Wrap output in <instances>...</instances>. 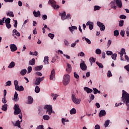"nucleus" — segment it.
Here are the masks:
<instances>
[{
    "mask_svg": "<svg viewBox=\"0 0 129 129\" xmlns=\"http://www.w3.org/2000/svg\"><path fill=\"white\" fill-rule=\"evenodd\" d=\"M36 60L35 58H32L31 60H29V65H35Z\"/></svg>",
    "mask_w": 129,
    "mask_h": 129,
    "instance_id": "cd10ccee",
    "label": "nucleus"
},
{
    "mask_svg": "<svg viewBox=\"0 0 129 129\" xmlns=\"http://www.w3.org/2000/svg\"><path fill=\"white\" fill-rule=\"evenodd\" d=\"M86 26H89V29L90 30H93V22H91L90 21H88L86 23Z\"/></svg>",
    "mask_w": 129,
    "mask_h": 129,
    "instance_id": "2eb2a0df",
    "label": "nucleus"
},
{
    "mask_svg": "<svg viewBox=\"0 0 129 129\" xmlns=\"http://www.w3.org/2000/svg\"><path fill=\"white\" fill-rule=\"evenodd\" d=\"M119 18H120V19L124 20V19H126V16L125 15H122L119 16Z\"/></svg>",
    "mask_w": 129,
    "mask_h": 129,
    "instance_id": "4d7b16f0",
    "label": "nucleus"
},
{
    "mask_svg": "<svg viewBox=\"0 0 129 129\" xmlns=\"http://www.w3.org/2000/svg\"><path fill=\"white\" fill-rule=\"evenodd\" d=\"M63 85H68L70 82V76L69 75H64L62 80Z\"/></svg>",
    "mask_w": 129,
    "mask_h": 129,
    "instance_id": "7ed1b4c3",
    "label": "nucleus"
},
{
    "mask_svg": "<svg viewBox=\"0 0 129 129\" xmlns=\"http://www.w3.org/2000/svg\"><path fill=\"white\" fill-rule=\"evenodd\" d=\"M107 76L108 77H111V76H112V75L111 74V72H110V71H108Z\"/></svg>",
    "mask_w": 129,
    "mask_h": 129,
    "instance_id": "e2e57ef3",
    "label": "nucleus"
},
{
    "mask_svg": "<svg viewBox=\"0 0 129 129\" xmlns=\"http://www.w3.org/2000/svg\"><path fill=\"white\" fill-rule=\"evenodd\" d=\"M78 56H80L81 57H84L85 56V54H84V52L81 51L78 54Z\"/></svg>",
    "mask_w": 129,
    "mask_h": 129,
    "instance_id": "09e8293b",
    "label": "nucleus"
},
{
    "mask_svg": "<svg viewBox=\"0 0 129 129\" xmlns=\"http://www.w3.org/2000/svg\"><path fill=\"white\" fill-rule=\"evenodd\" d=\"M80 67L81 69L82 70H83L84 71H85L87 69V66H86V64H85V62L84 61H83L80 63Z\"/></svg>",
    "mask_w": 129,
    "mask_h": 129,
    "instance_id": "f8f14e48",
    "label": "nucleus"
},
{
    "mask_svg": "<svg viewBox=\"0 0 129 129\" xmlns=\"http://www.w3.org/2000/svg\"><path fill=\"white\" fill-rule=\"evenodd\" d=\"M42 69H43V66H38L37 67H35L34 70L35 71H40V70Z\"/></svg>",
    "mask_w": 129,
    "mask_h": 129,
    "instance_id": "393cba45",
    "label": "nucleus"
},
{
    "mask_svg": "<svg viewBox=\"0 0 129 129\" xmlns=\"http://www.w3.org/2000/svg\"><path fill=\"white\" fill-rule=\"evenodd\" d=\"M43 62L45 65H47V64H49V56H45Z\"/></svg>",
    "mask_w": 129,
    "mask_h": 129,
    "instance_id": "412c9836",
    "label": "nucleus"
},
{
    "mask_svg": "<svg viewBox=\"0 0 129 129\" xmlns=\"http://www.w3.org/2000/svg\"><path fill=\"white\" fill-rule=\"evenodd\" d=\"M82 39L83 40V41L85 40V41L87 42V43H88V44H91V41L88 38H86V37H83Z\"/></svg>",
    "mask_w": 129,
    "mask_h": 129,
    "instance_id": "72a5a7b5",
    "label": "nucleus"
},
{
    "mask_svg": "<svg viewBox=\"0 0 129 129\" xmlns=\"http://www.w3.org/2000/svg\"><path fill=\"white\" fill-rule=\"evenodd\" d=\"M121 99L122 101L127 106V110H129V94L124 90H122Z\"/></svg>",
    "mask_w": 129,
    "mask_h": 129,
    "instance_id": "f257e3e1",
    "label": "nucleus"
},
{
    "mask_svg": "<svg viewBox=\"0 0 129 129\" xmlns=\"http://www.w3.org/2000/svg\"><path fill=\"white\" fill-rule=\"evenodd\" d=\"M84 90H85V91H86L87 93H91V92H92V91H93V90L87 87H85L84 88Z\"/></svg>",
    "mask_w": 129,
    "mask_h": 129,
    "instance_id": "6ab92c4d",
    "label": "nucleus"
},
{
    "mask_svg": "<svg viewBox=\"0 0 129 129\" xmlns=\"http://www.w3.org/2000/svg\"><path fill=\"white\" fill-rule=\"evenodd\" d=\"M100 8L101 7L99 6H95L94 11H99V10H100Z\"/></svg>",
    "mask_w": 129,
    "mask_h": 129,
    "instance_id": "3c124183",
    "label": "nucleus"
},
{
    "mask_svg": "<svg viewBox=\"0 0 129 129\" xmlns=\"http://www.w3.org/2000/svg\"><path fill=\"white\" fill-rule=\"evenodd\" d=\"M97 26L99 27L100 29V31H104L105 30V26L103 24V23H101L100 22L98 21L97 22Z\"/></svg>",
    "mask_w": 129,
    "mask_h": 129,
    "instance_id": "9d476101",
    "label": "nucleus"
},
{
    "mask_svg": "<svg viewBox=\"0 0 129 129\" xmlns=\"http://www.w3.org/2000/svg\"><path fill=\"white\" fill-rule=\"evenodd\" d=\"M118 54L120 55V60L121 61H124V59H123V54L125 55L126 53H125V49L124 48H122L120 52H118Z\"/></svg>",
    "mask_w": 129,
    "mask_h": 129,
    "instance_id": "1a4fd4ad",
    "label": "nucleus"
},
{
    "mask_svg": "<svg viewBox=\"0 0 129 129\" xmlns=\"http://www.w3.org/2000/svg\"><path fill=\"white\" fill-rule=\"evenodd\" d=\"M10 49L12 52H15V51H17L18 50V47H17V45L14 44H10Z\"/></svg>",
    "mask_w": 129,
    "mask_h": 129,
    "instance_id": "ddd939ff",
    "label": "nucleus"
},
{
    "mask_svg": "<svg viewBox=\"0 0 129 129\" xmlns=\"http://www.w3.org/2000/svg\"><path fill=\"white\" fill-rule=\"evenodd\" d=\"M14 84L15 86V90H17V91H24V90H25L23 86H19V82L18 81L15 80Z\"/></svg>",
    "mask_w": 129,
    "mask_h": 129,
    "instance_id": "f03ea898",
    "label": "nucleus"
},
{
    "mask_svg": "<svg viewBox=\"0 0 129 129\" xmlns=\"http://www.w3.org/2000/svg\"><path fill=\"white\" fill-rule=\"evenodd\" d=\"M70 32L72 33L74 31V30H77V27L76 26H72L69 28Z\"/></svg>",
    "mask_w": 129,
    "mask_h": 129,
    "instance_id": "7c9ffc66",
    "label": "nucleus"
},
{
    "mask_svg": "<svg viewBox=\"0 0 129 129\" xmlns=\"http://www.w3.org/2000/svg\"><path fill=\"white\" fill-rule=\"evenodd\" d=\"M95 53L97 55H100V54H101V50H100L99 48H97L95 50Z\"/></svg>",
    "mask_w": 129,
    "mask_h": 129,
    "instance_id": "58836bf2",
    "label": "nucleus"
},
{
    "mask_svg": "<svg viewBox=\"0 0 129 129\" xmlns=\"http://www.w3.org/2000/svg\"><path fill=\"white\" fill-rule=\"evenodd\" d=\"M29 54H30V55H32V56H37L38 52L37 51H35L34 52L30 51Z\"/></svg>",
    "mask_w": 129,
    "mask_h": 129,
    "instance_id": "ea45409f",
    "label": "nucleus"
},
{
    "mask_svg": "<svg viewBox=\"0 0 129 129\" xmlns=\"http://www.w3.org/2000/svg\"><path fill=\"white\" fill-rule=\"evenodd\" d=\"M96 63L97 65H98V66L99 67V68H103V65H102V63H99L98 61H97Z\"/></svg>",
    "mask_w": 129,
    "mask_h": 129,
    "instance_id": "de8ad7c7",
    "label": "nucleus"
},
{
    "mask_svg": "<svg viewBox=\"0 0 129 129\" xmlns=\"http://www.w3.org/2000/svg\"><path fill=\"white\" fill-rule=\"evenodd\" d=\"M106 114V112L104 110H101L99 112V117H102V116H104Z\"/></svg>",
    "mask_w": 129,
    "mask_h": 129,
    "instance_id": "f3484780",
    "label": "nucleus"
},
{
    "mask_svg": "<svg viewBox=\"0 0 129 129\" xmlns=\"http://www.w3.org/2000/svg\"><path fill=\"white\" fill-rule=\"evenodd\" d=\"M12 35L13 36V37H14V38H17V37L16 36H17V37H20V36H21V34H20V33H14Z\"/></svg>",
    "mask_w": 129,
    "mask_h": 129,
    "instance_id": "37998d69",
    "label": "nucleus"
},
{
    "mask_svg": "<svg viewBox=\"0 0 129 129\" xmlns=\"http://www.w3.org/2000/svg\"><path fill=\"white\" fill-rule=\"evenodd\" d=\"M63 42L65 46H69V42H68L67 40H64Z\"/></svg>",
    "mask_w": 129,
    "mask_h": 129,
    "instance_id": "bf43d9fd",
    "label": "nucleus"
},
{
    "mask_svg": "<svg viewBox=\"0 0 129 129\" xmlns=\"http://www.w3.org/2000/svg\"><path fill=\"white\" fill-rule=\"evenodd\" d=\"M14 109V114L15 115H17V114H20V113H21V109L20 108V106H19V104H15Z\"/></svg>",
    "mask_w": 129,
    "mask_h": 129,
    "instance_id": "423d86ee",
    "label": "nucleus"
},
{
    "mask_svg": "<svg viewBox=\"0 0 129 129\" xmlns=\"http://www.w3.org/2000/svg\"><path fill=\"white\" fill-rule=\"evenodd\" d=\"M116 57H117V54L116 53L112 54L111 55L112 59H113V60H114V61L116 60Z\"/></svg>",
    "mask_w": 129,
    "mask_h": 129,
    "instance_id": "4c0bfd02",
    "label": "nucleus"
},
{
    "mask_svg": "<svg viewBox=\"0 0 129 129\" xmlns=\"http://www.w3.org/2000/svg\"><path fill=\"white\" fill-rule=\"evenodd\" d=\"M74 75L75 78H76V79H79V75H78L76 72H74Z\"/></svg>",
    "mask_w": 129,
    "mask_h": 129,
    "instance_id": "603ef678",
    "label": "nucleus"
},
{
    "mask_svg": "<svg viewBox=\"0 0 129 129\" xmlns=\"http://www.w3.org/2000/svg\"><path fill=\"white\" fill-rule=\"evenodd\" d=\"M48 37H49V38H50V39H51L52 40V39L54 38V37H55V35L53 34L49 33Z\"/></svg>",
    "mask_w": 129,
    "mask_h": 129,
    "instance_id": "8fccbe9b",
    "label": "nucleus"
},
{
    "mask_svg": "<svg viewBox=\"0 0 129 129\" xmlns=\"http://www.w3.org/2000/svg\"><path fill=\"white\" fill-rule=\"evenodd\" d=\"M43 80H44V77H42V78H36L34 84L35 85H40V83H41V82L43 81Z\"/></svg>",
    "mask_w": 129,
    "mask_h": 129,
    "instance_id": "6e6552de",
    "label": "nucleus"
},
{
    "mask_svg": "<svg viewBox=\"0 0 129 129\" xmlns=\"http://www.w3.org/2000/svg\"><path fill=\"white\" fill-rule=\"evenodd\" d=\"M89 97H90V99H91V100H93V99H94V97H94V96L93 94H91L90 95V96H89Z\"/></svg>",
    "mask_w": 129,
    "mask_h": 129,
    "instance_id": "69168bd1",
    "label": "nucleus"
},
{
    "mask_svg": "<svg viewBox=\"0 0 129 129\" xmlns=\"http://www.w3.org/2000/svg\"><path fill=\"white\" fill-rule=\"evenodd\" d=\"M41 89H40V88L39 87V86H36L35 87V92L36 93H39V92H40Z\"/></svg>",
    "mask_w": 129,
    "mask_h": 129,
    "instance_id": "c9c22d12",
    "label": "nucleus"
},
{
    "mask_svg": "<svg viewBox=\"0 0 129 129\" xmlns=\"http://www.w3.org/2000/svg\"><path fill=\"white\" fill-rule=\"evenodd\" d=\"M115 4L118 6V8H121L122 7V4L120 0H115Z\"/></svg>",
    "mask_w": 129,
    "mask_h": 129,
    "instance_id": "aec40b11",
    "label": "nucleus"
},
{
    "mask_svg": "<svg viewBox=\"0 0 129 129\" xmlns=\"http://www.w3.org/2000/svg\"><path fill=\"white\" fill-rule=\"evenodd\" d=\"M50 80H55V70H52L51 72V74L50 76Z\"/></svg>",
    "mask_w": 129,
    "mask_h": 129,
    "instance_id": "4468645a",
    "label": "nucleus"
},
{
    "mask_svg": "<svg viewBox=\"0 0 129 129\" xmlns=\"http://www.w3.org/2000/svg\"><path fill=\"white\" fill-rule=\"evenodd\" d=\"M112 41L111 40H108L107 44V47H109L111 45Z\"/></svg>",
    "mask_w": 129,
    "mask_h": 129,
    "instance_id": "13d9d810",
    "label": "nucleus"
},
{
    "mask_svg": "<svg viewBox=\"0 0 129 129\" xmlns=\"http://www.w3.org/2000/svg\"><path fill=\"white\" fill-rule=\"evenodd\" d=\"M106 54L108 55V56H110L111 55H112V51H107Z\"/></svg>",
    "mask_w": 129,
    "mask_h": 129,
    "instance_id": "052dcab7",
    "label": "nucleus"
},
{
    "mask_svg": "<svg viewBox=\"0 0 129 129\" xmlns=\"http://www.w3.org/2000/svg\"><path fill=\"white\" fill-rule=\"evenodd\" d=\"M2 109L4 110V111H7V110H8V104H5L3 105Z\"/></svg>",
    "mask_w": 129,
    "mask_h": 129,
    "instance_id": "a878e982",
    "label": "nucleus"
},
{
    "mask_svg": "<svg viewBox=\"0 0 129 129\" xmlns=\"http://www.w3.org/2000/svg\"><path fill=\"white\" fill-rule=\"evenodd\" d=\"M72 100L73 102L75 103V104H77V105L80 104V103L81 102V99L77 98L76 96L74 94H73L72 96Z\"/></svg>",
    "mask_w": 129,
    "mask_h": 129,
    "instance_id": "39448f33",
    "label": "nucleus"
},
{
    "mask_svg": "<svg viewBox=\"0 0 129 129\" xmlns=\"http://www.w3.org/2000/svg\"><path fill=\"white\" fill-rule=\"evenodd\" d=\"M11 85H12V81H8L6 82V86H11Z\"/></svg>",
    "mask_w": 129,
    "mask_h": 129,
    "instance_id": "864d4df0",
    "label": "nucleus"
},
{
    "mask_svg": "<svg viewBox=\"0 0 129 129\" xmlns=\"http://www.w3.org/2000/svg\"><path fill=\"white\" fill-rule=\"evenodd\" d=\"M27 73L28 74H29V73H31V72H32V67L29 66L27 68Z\"/></svg>",
    "mask_w": 129,
    "mask_h": 129,
    "instance_id": "a18cd8bd",
    "label": "nucleus"
},
{
    "mask_svg": "<svg viewBox=\"0 0 129 129\" xmlns=\"http://www.w3.org/2000/svg\"><path fill=\"white\" fill-rule=\"evenodd\" d=\"M36 129H44V126L40 125L37 127Z\"/></svg>",
    "mask_w": 129,
    "mask_h": 129,
    "instance_id": "0e129e2a",
    "label": "nucleus"
},
{
    "mask_svg": "<svg viewBox=\"0 0 129 129\" xmlns=\"http://www.w3.org/2000/svg\"><path fill=\"white\" fill-rule=\"evenodd\" d=\"M125 69L127 70V71H129V64H127V66H125L124 67Z\"/></svg>",
    "mask_w": 129,
    "mask_h": 129,
    "instance_id": "774afa93",
    "label": "nucleus"
},
{
    "mask_svg": "<svg viewBox=\"0 0 129 129\" xmlns=\"http://www.w3.org/2000/svg\"><path fill=\"white\" fill-rule=\"evenodd\" d=\"M33 101L34 99H33V98L31 96H29L27 103H28V104H32Z\"/></svg>",
    "mask_w": 129,
    "mask_h": 129,
    "instance_id": "b1692460",
    "label": "nucleus"
},
{
    "mask_svg": "<svg viewBox=\"0 0 129 129\" xmlns=\"http://www.w3.org/2000/svg\"><path fill=\"white\" fill-rule=\"evenodd\" d=\"M110 122V120H106L105 122L104 123V126L105 127H107V126H108V125H109V122Z\"/></svg>",
    "mask_w": 129,
    "mask_h": 129,
    "instance_id": "e433bc0d",
    "label": "nucleus"
},
{
    "mask_svg": "<svg viewBox=\"0 0 129 129\" xmlns=\"http://www.w3.org/2000/svg\"><path fill=\"white\" fill-rule=\"evenodd\" d=\"M26 73H27L26 69L22 70L20 72V74H21L22 75V76L26 75Z\"/></svg>",
    "mask_w": 129,
    "mask_h": 129,
    "instance_id": "473e14b6",
    "label": "nucleus"
},
{
    "mask_svg": "<svg viewBox=\"0 0 129 129\" xmlns=\"http://www.w3.org/2000/svg\"><path fill=\"white\" fill-rule=\"evenodd\" d=\"M22 121H23V120H21V121L18 120L16 121V123H14V122H12V123L14 126H18L19 128H22V127H21V123Z\"/></svg>",
    "mask_w": 129,
    "mask_h": 129,
    "instance_id": "9b49d317",
    "label": "nucleus"
},
{
    "mask_svg": "<svg viewBox=\"0 0 129 129\" xmlns=\"http://www.w3.org/2000/svg\"><path fill=\"white\" fill-rule=\"evenodd\" d=\"M36 75H37V76H42V73L40 72H36L35 73Z\"/></svg>",
    "mask_w": 129,
    "mask_h": 129,
    "instance_id": "680f3d73",
    "label": "nucleus"
},
{
    "mask_svg": "<svg viewBox=\"0 0 129 129\" xmlns=\"http://www.w3.org/2000/svg\"><path fill=\"white\" fill-rule=\"evenodd\" d=\"M18 96H19V94H18V93H17V92H15L13 100L14 101H18V100H19V98L18 97Z\"/></svg>",
    "mask_w": 129,
    "mask_h": 129,
    "instance_id": "4be33fe9",
    "label": "nucleus"
},
{
    "mask_svg": "<svg viewBox=\"0 0 129 129\" xmlns=\"http://www.w3.org/2000/svg\"><path fill=\"white\" fill-rule=\"evenodd\" d=\"M58 59V55L57 54H55L53 57H52V59L51 61L52 63H55L56 60Z\"/></svg>",
    "mask_w": 129,
    "mask_h": 129,
    "instance_id": "2f4dec72",
    "label": "nucleus"
},
{
    "mask_svg": "<svg viewBox=\"0 0 129 129\" xmlns=\"http://www.w3.org/2000/svg\"><path fill=\"white\" fill-rule=\"evenodd\" d=\"M48 3L49 4H50L51 7H52L53 9H59V8H60V6H59V5H56V1L54 0H49Z\"/></svg>",
    "mask_w": 129,
    "mask_h": 129,
    "instance_id": "0eeeda50",
    "label": "nucleus"
},
{
    "mask_svg": "<svg viewBox=\"0 0 129 129\" xmlns=\"http://www.w3.org/2000/svg\"><path fill=\"white\" fill-rule=\"evenodd\" d=\"M6 26L8 29H11V28H12V25H11V23L6 24Z\"/></svg>",
    "mask_w": 129,
    "mask_h": 129,
    "instance_id": "6e6d98bb",
    "label": "nucleus"
},
{
    "mask_svg": "<svg viewBox=\"0 0 129 129\" xmlns=\"http://www.w3.org/2000/svg\"><path fill=\"white\" fill-rule=\"evenodd\" d=\"M70 114H76V109L73 108L70 111Z\"/></svg>",
    "mask_w": 129,
    "mask_h": 129,
    "instance_id": "c85d7f7f",
    "label": "nucleus"
},
{
    "mask_svg": "<svg viewBox=\"0 0 129 129\" xmlns=\"http://www.w3.org/2000/svg\"><path fill=\"white\" fill-rule=\"evenodd\" d=\"M7 16H9V17H12V18H14V13H13V12H8L7 13Z\"/></svg>",
    "mask_w": 129,
    "mask_h": 129,
    "instance_id": "c03bdc74",
    "label": "nucleus"
},
{
    "mask_svg": "<svg viewBox=\"0 0 129 129\" xmlns=\"http://www.w3.org/2000/svg\"><path fill=\"white\" fill-rule=\"evenodd\" d=\"M123 23H124L123 20L119 21V27H122V26H123Z\"/></svg>",
    "mask_w": 129,
    "mask_h": 129,
    "instance_id": "5fc2aeb1",
    "label": "nucleus"
},
{
    "mask_svg": "<svg viewBox=\"0 0 129 129\" xmlns=\"http://www.w3.org/2000/svg\"><path fill=\"white\" fill-rule=\"evenodd\" d=\"M89 61L91 63V65L92 66V63H95V58H93V57H91L89 59Z\"/></svg>",
    "mask_w": 129,
    "mask_h": 129,
    "instance_id": "f704fd0d",
    "label": "nucleus"
},
{
    "mask_svg": "<svg viewBox=\"0 0 129 129\" xmlns=\"http://www.w3.org/2000/svg\"><path fill=\"white\" fill-rule=\"evenodd\" d=\"M33 15L35 17V18H38L39 17H41V12L38 11L37 12L34 11Z\"/></svg>",
    "mask_w": 129,
    "mask_h": 129,
    "instance_id": "a211bd4d",
    "label": "nucleus"
},
{
    "mask_svg": "<svg viewBox=\"0 0 129 129\" xmlns=\"http://www.w3.org/2000/svg\"><path fill=\"white\" fill-rule=\"evenodd\" d=\"M15 62L14 61H12L9 65V66L8 67V68H14V67H15Z\"/></svg>",
    "mask_w": 129,
    "mask_h": 129,
    "instance_id": "c756f323",
    "label": "nucleus"
},
{
    "mask_svg": "<svg viewBox=\"0 0 129 129\" xmlns=\"http://www.w3.org/2000/svg\"><path fill=\"white\" fill-rule=\"evenodd\" d=\"M51 96L53 97V100H56V99H57V97H58L57 94H51Z\"/></svg>",
    "mask_w": 129,
    "mask_h": 129,
    "instance_id": "a19ab883",
    "label": "nucleus"
},
{
    "mask_svg": "<svg viewBox=\"0 0 129 129\" xmlns=\"http://www.w3.org/2000/svg\"><path fill=\"white\" fill-rule=\"evenodd\" d=\"M44 109L46 110V113H48L49 115H51L52 112H53V108L52 105H46L44 106Z\"/></svg>",
    "mask_w": 129,
    "mask_h": 129,
    "instance_id": "20e7f679",
    "label": "nucleus"
},
{
    "mask_svg": "<svg viewBox=\"0 0 129 129\" xmlns=\"http://www.w3.org/2000/svg\"><path fill=\"white\" fill-rule=\"evenodd\" d=\"M93 90L94 91V94H97V93L100 94V93H101V92H100V91H98L97 88H93Z\"/></svg>",
    "mask_w": 129,
    "mask_h": 129,
    "instance_id": "bb28decb",
    "label": "nucleus"
},
{
    "mask_svg": "<svg viewBox=\"0 0 129 129\" xmlns=\"http://www.w3.org/2000/svg\"><path fill=\"white\" fill-rule=\"evenodd\" d=\"M5 24H11V19L10 18H7L5 21Z\"/></svg>",
    "mask_w": 129,
    "mask_h": 129,
    "instance_id": "49530a36",
    "label": "nucleus"
},
{
    "mask_svg": "<svg viewBox=\"0 0 129 129\" xmlns=\"http://www.w3.org/2000/svg\"><path fill=\"white\" fill-rule=\"evenodd\" d=\"M111 9H114V10H116V4L115 3V0L112 1L110 3Z\"/></svg>",
    "mask_w": 129,
    "mask_h": 129,
    "instance_id": "dca6fc26",
    "label": "nucleus"
},
{
    "mask_svg": "<svg viewBox=\"0 0 129 129\" xmlns=\"http://www.w3.org/2000/svg\"><path fill=\"white\" fill-rule=\"evenodd\" d=\"M2 102L3 103H7V99H6V97H4V98H3Z\"/></svg>",
    "mask_w": 129,
    "mask_h": 129,
    "instance_id": "338daca9",
    "label": "nucleus"
},
{
    "mask_svg": "<svg viewBox=\"0 0 129 129\" xmlns=\"http://www.w3.org/2000/svg\"><path fill=\"white\" fill-rule=\"evenodd\" d=\"M43 118L44 119V120H49V119H50V116L47 115H44L43 116Z\"/></svg>",
    "mask_w": 129,
    "mask_h": 129,
    "instance_id": "79ce46f5",
    "label": "nucleus"
},
{
    "mask_svg": "<svg viewBox=\"0 0 129 129\" xmlns=\"http://www.w3.org/2000/svg\"><path fill=\"white\" fill-rule=\"evenodd\" d=\"M67 67H68V68L66 69L67 71H68V72L69 73H70V72H71L72 69V67H71V64H69V63H68L67 64Z\"/></svg>",
    "mask_w": 129,
    "mask_h": 129,
    "instance_id": "5701e85b",
    "label": "nucleus"
}]
</instances>
